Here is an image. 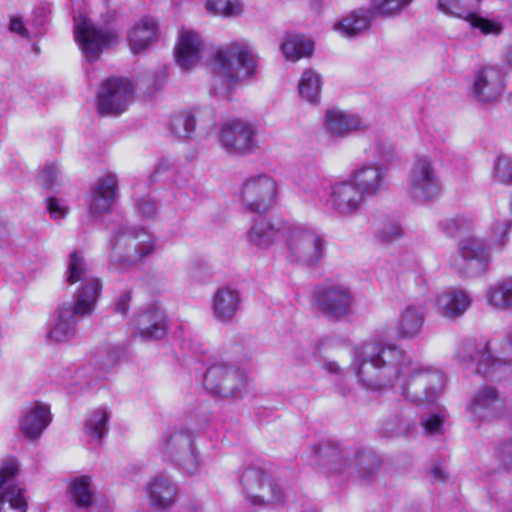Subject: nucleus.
<instances>
[{
  "instance_id": "nucleus-32",
  "label": "nucleus",
  "mask_w": 512,
  "mask_h": 512,
  "mask_svg": "<svg viewBox=\"0 0 512 512\" xmlns=\"http://www.w3.org/2000/svg\"><path fill=\"white\" fill-rule=\"evenodd\" d=\"M66 495L68 501L76 508L88 509L93 504L95 497L91 478L88 476L72 478L68 482Z\"/></svg>"
},
{
  "instance_id": "nucleus-52",
  "label": "nucleus",
  "mask_w": 512,
  "mask_h": 512,
  "mask_svg": "<svg viewBox=\"0 0 512 512\" xmlns=\"http://www.w3.org/2000/svg\"><path fill=\"white\" fill-rule=\"evenodd\" d=\"M138 210L142 216L150 218L156 214L157 207L153 200L145 198L138 202Z\"/></svg>"
},
{
  "instance_id": "nucleus-40",
  "label": "nucleus",
  "mask_w": 512,
  "mask_h": 512,
  "mask_svg": "<svg viewBox=\"0 0 512 512\" xmlns=\"http://www.w3.org/2000/svg\"><path fill=\"white\" fill-rule=\"evenodd\" d=\"M413 0H373L372 13L383 17H394L409 7Z\"/></svg>"
},
{
  "instance_id": "nucleus-19",
  "label": "nucleus",
  "mask_w": 512,
  "mask_h": 512,
  "mask_svg": "<svg viewBox=\"0 0 512 512\" xmlns=\"http://www.w3.org/2000/svg\"><path fill=\"white\" fill-rule=\"evenodd\" d=\"M387 168L378 162L364 163L350 175V179L364 196H374L386 187Z\"/></svg>"
},
{
  "instance_id": "nucleus-33",
  "label": "nucleus",
  "mask_w": 512,
  "mask_h": 512,
  "mask_svg": "<svg viewBox=\"0 0 512 512\" xmlns=\"http://www.w3.org/2000/svg\"><path fill=\"white\" fill-rule=\"evenodd\" d=\"M128 37L130 49L137 54L157 40V24L152 19H141L132 27Z\"/></svg>"
},
{
  "instance_id": "nucleus-24",
  "label": "nucleus",
  "mask_w": 512,
  "mask_h": 512,
  "mask_svg": "<svg viewBox=\"0 0 512 512\" xmlns=\"http://www.w3.org/2000/svg\"><path fill=\"white\" fill-rule=\"evenodd\" d=\"M472 298L461 288L449 287L436 294L435 308L443 317L455 319L462 316L471 306Z\"/></svg>"
},
{
  "instance_id": "nucleus-51",
  "label": "nucleus",
  "mask_w": 512,
  "mask_h": 512,
  "mask_svg": "<svg viewBox=\"0 0 512 512\" xmlns=\"http://www.w3.org/2000/svg\"><path fill=\"white\" fill-rule=\"evenodd\" d=\"M498 456L501 466L509 469L512 465V443H506L498 449Z\"/></svg>"
},
{
  "instance_id": "nucleus-26",
  "label": "nucleus",
  "mask_w": 512,
  "mask_h": 512,
  "mask_svg": "<svg viewBox=\"0 0 512 512\" xmlns=\"http://www.w3.org/2000/svg\"><path fill=\"white\" fill-rule=\"evenodd\" d=\"M203 51L204 44L197 32L182 31L175 49L177 65L185 70L193 68L202 58Z\"/></svg>"
},
{
  "instance_id": "nucleus-48",
  "label": "nucleus",
  "mask_w": 512,
  "mask_h": 512,
  "mask_svg": "<svg viewBox=\"0 0 512 512\" xmlns=\"http://www.w3.org/2000/svg\"><path fill=\"white\" fill-rule=\"evenodd\" d=\"M174 460L189 474H194L198 470L199 461L193 444Z\"/></svg>"
},
{
  "instance_id": "nucleus-2",
  "label": "nucleus",
  "mask_w": 512,
  "mask_h": 512,
  "mask_svg": "<svg viewBox=\"0 0 512 512\" xmlns=\"http://www.w3.org/2000/svg\"><path fill=\"white\" fill-rule=\"evenodd\" d=\"M66 282L70 285L80 282V286L75 293L73 307L62 305L55 311L54 324L47 333L50 343H65L76 336V317L93 312L102 288L99 279L91 275L83 256L77 251L69 255Z\"/></svg>"
},
{
  "instance_id": "nucleus-54",
  "label": "nucleus",
  "mask_w": 512,
  "mask_h": 512,
  "mask_svg": "<svg viewBox=\"0 0 512 512\" xmlns=\"http://www.w3.org/2000/svg\"><path fill=\"white\" fill-rule=\"evenodd\" d=\"M312 353L309 350L299 349L292 354L293 363L295 365L307 364L312 359Z\"/></svg>"
},
{
  "instance_id": "nucleus-14",
  "label": "nucleus",
  "mask_w": 512,
  "mask_h": 512,
  "mask_svg": "<svg viewBox=\"0 0 512 512\" xmlns=\"http://www.w3.org/2000/svg\"><path fill=\"white\" fill-rule=\"evenodd\" d=\"M133 98V86L125 78H110L101 85L98 92V111L102 115L123 113Z\"/></svg>"
},
{
  "instance_id": "nucleus-15",
  "label": "nucleus",
  "mask_w": 512,
  "mask_h": 512,
  "mask_svg": "<svg viewBox=\"0 0 512 512\" xmlns=\"http://www.w3.org/2000/svg\"><path fill=\"white\" fill-rule=\"evenodd\" d=\"M244 493L253 505L281 503L283 497L280 488L256 467L245 469L241 475Z\"/></svg>"
},
{
  "instance_id": "nucleus-43",
  "label": "nucleus",
  "mask_w": 512,
  "mask_h": 512,
  "mask_svg": "<svg viewBox=\"0 0 512 512\" xmlns=\"http://www.w3.org/2000/svg\"><path fill=\"white\" fill-rule=\"evenodd\" d=\"M206 9L209 13L221 16H238L242 13L239 0H207Z\"/></svg>"
},
{
  "instance_id": "nucleus-44",
  "label": "nucleus",
  "mask_w": 512,
  "mask_h": 512,
  "mask_svg": "<svg viewBox=\"0 0 512 512\" xmlns=\"http://www.w3.org/2000/svg\"><path fill=\"white\" fill-rule=\"evenodd\" d=\"M511 226V222L507 219L494 218L490 224V235L488 240L493 247L502 248L506 242V236Z\"/></svg>"
},
{
  "instance_id": "nucleus-16",
  "label": "nucleus",
  "mask_w": 512,
  "mask_h": 512,
  "mask_svg": "<svg viewBox=\"0 0 512 512\" xmlns=\"http://www.w3.org/2000/svg\"><path fill=\"white\" fill-rule=\"evenodd\" d=\"M19 472L15 459L0 464V512H26L27 500L23 490L14 483Z\"/></svg>"
},
{
  "instance_id": "nucleus-53",
  "label": "nucleus",
  "mask_w": 512,
  "mask_h": 512,
  "mask_svg": "<svg viewBox=\"0 0 512 512\" xmlns=\"http://www.w3.org/2000/svg\"><path fill=\"white\" fill-rule=\"evenodd\" d=\"M9 30L13 33L20 35L23 38L28 39L30 37L29 31L26 29L22 19L12 16L10 18Z\"/></svg>"
},
{
  "instance_id": "nucleus-7",
  "label": "nucleus",
  "mask_w": 512,
  "mask_h": 512,
  "mask_svg": "<svg viewBox=\"0 0 512 512\" xmlns=\"http://www.w3.org/2000/svg\"><path fill=\"white\" fill-rule=\"evenodd\" d=\"M110 260L115 269L133 265L154 249L151 236L135 226L120 227L110 240Z\"/></svg>"
},
{
  "instance_id": "nucleus-8",
  "label": "nucleus",
  "mask_w": 512,
  "mask_h": 512,
  "mask_svg": "<svg viewBox=\"0 0 512 512\" xmlns=\"http://www.w3.org/2000/svg\"><path fill=\"white\" fill-rule=\"evenodd\" d=\"M279 189L277 181L269 174L258 173L246 177L238 192L241 206L256 214H265L277 203Z\"/></svg>"
},
{
  "instance_id": "nucleus-37",
  "label": "nucleus",
  "mask_w": 512,
  "mask_h": 512,
  "mask_svg": "<svg viewBox=\"0 0 512 512\" xmlns=\"http://www.w3.org/2000/svg\"><path fill=\"white\" fill-rule=\"evenodd\" d=\"M322 84V77L318 72L306 69L299 79V95L303 100L316 104L320 101Z\"/></svg>"
},
{
  "instance_id": "nucleus-41",
  "label": "nucleus",
  "mask_w": 512,
  "mask_h": 512,
  "mask_svg": "<svg viewBox=\"0 0 512 512\" xmlns=\"http://www.w3.org/2000/svg\"><path fill=\"white\" fill-rule=\"evenodd\" d=\"M192 444V438L188 433L178 431L170 434L165 440L163 450L174 460Z\"/></svg>"
},
{
  "instance_id": "nucleus-21",
  "label": "nucleus",
  "mask_w": 512,
  "mask_h": 512,
  "mask_svg": "<svg viewBox=\"0 0 512 512\" xmlns=\"http://www.w3.org/2000/svg\"><path fill=\"white\" fill-rule=\"evenodd\" d=\"M288 222L284 220L269 221L262 219L253 223L246 233V241L250 248L265 250L272 246L280 237L284 238Z\"/></svg>"
},
{
  "instance_id": "nucleus-20",
  "label": "nucleus",
  "mask_w": 512,
  "mask_h": 512,
  "mask_svg": "<svg viewBox=\"0 0 512 512\" xmlns=\"http://www.w3.org/2000/svg\"><path fill=\"white\" fill-rule=\"evenodd\" d=\"M52 421L50 407L41 402L25 405L19 418V429L26 438L38 439Z\"/></svg>"
},
{
  "instance_id": "nucleus-60",
  "label": "nucleus",
  "mask_w": 512,
  "mask_h": 512,
  "mask_svg": "<svg viewBox=\"0 0 512 512\" xmlns=\"http://www.w3.org/2000/svg\"><path fill=\"white\" fill-rule=\"evenodd\" d=\"M508 62L512 65V44L510 45L507 53Z\"/></svg>"
},
{
  "instance_id": "nucleus-49",
  "label": "nucleus",
  "mask_w": 512,
  "mask_h": 512,
  "mask_svg": "<svg viewBox=\"0 0 512 512\" xmlns=\"http://www.w3.org/2000/svg\"><path fill=\"white\" fill-rule=\"evenodd\" d=\"M469 226L470 221L463 217L449 218L442 223L444 232L450 237L462 234L463 231L469 229Z\"/></svg>"
},
{
  "instance_id": "nucleus-27",
  "label": "nucleus",
  "mask_w": 512,
  "mask_h": 512,
  "mask_svg": "<svg viewBox=\"0 0 512 512\" xmlns=\"http://www.w3.org/2000/svg\"><path fill=\"white\" fill-rule=\"evenodd\" d=\"M117 185V178L113 174H109L98 181L87 199L89 213L92 217H98L110 211L116 198Z\"/></svg>"
},
{
  "instance_id": "nucleus-42",
  "label": "nucleus",
  "mask_w": 512,
  "mask_h": 512,
  "mask_svg": "<svg viewBox=\"0 0 512 512\" xmlns=\"http://www.w3.org/2000/svg\"><path fill=\"white\" fill-rule=\"evenodd\" d=\"M491 176L500 184H512V157L506 154L498 155L493 161Z\"/></svg>"
},
{
  "instance_id": "nucleus-34",
  "label": "nucleus",
  "mask_w": 512,
  "mask_h": 512,
  "mask_svg": "<svg viewBox=\"0 0 512 512\" xmlns=\"http://www.w3.org/2000/svg\"><path fill=\"white\" fill-rule=\"evenodd\" d=\"M373 16L372 10L353 12L334 23L333 30L343 37H356L369 28Z\"/></svg>"
},
{
  "instance_id": "nucleus-5",
  "label": "nucleus",
  "mask_w": 512,
  "mask_h": 512,
  "mask_svg": "<svg viewBox=\"0 0 512 512\" xmlns=\"http://www.w3.org/2000/svg\"><path fill=\"white\" fill-rule=\"evenodd\" d=\"M456 358L471 373L493 379L502 365L512 364V329L496 341L476 342L474 339L462 341Z\"/></svg>"
},
{
  "instance_id": "nucleus-22",
  "label": "nucleus",
  "mask_w": 512,
  "mask_h": 512,
  "mask_svg": "<svg viewBox=\"0 0 512 512\" xmlns=\"http://www.w3.org/2000/svg\"><path fill=\"white\" fill-rule=\"evenodd\" d=\"M505 88V79L501 70L486 66L475 74L473 91L477 100L490 103L499 98Z\"/></svg>"
},
{
  "instance_id": "nucleus-13",
  "label": "nucleus",
  "mask_w": 512,
  "mask_h": 512,
  "mask_svg": "<svg viewBox=\"0 0 512 512\" xmlns=\"http://www.w3.org/2000/svg\"><path fill=\"white\" fill-rule=\"evenodd\" d=\"M315 297L317 309L329 320L346 319L354 313V298L341 284H326L317 290Z\"/></svg>"
},
{
  "instance_id": "nucleus-4",
  "label": "nucleus",
  "mask_w": 512,
  "mask_h": 512,
  "mask_svg": "<svg viewBox=\"0 0 512 512\" xmlns=\"http://www.w3.org/2000/svg\"><path fill=\"white\" fill-rule=\"evenodd\" d=\"M293 182L306 200L326 201V184L316 173L306 169L296 175ZM364 197L352 180L348 179L330 185L327 203L335 213L346 217L355 215L361 210Z\"/></svg>"
},
{
  "instance_id": "nucleus-18",
  "label": "nucleus",
  "mask_w": 512,
  "mask_h": 512,
  "mask_svg": "<svg viewBox=\"0 0 512 512\" xmlns=\"http://www.w3.org/2000/svg\"><path fill=\"white\" fill-rule=\"evenodd\" d=\"M467 411L474 422L493 421L504 414L505 405L494 388L484 387L474 394Z\"/></svg>"
},
{
  "instance_id": "nucleus-30",
  "label": "nucleus",
  "mask_w": 512,
  "mask_h": 512,
  "mask_svg": "<svg viewBox=\"0 0 512 512\" xmlns=\"http://www.w3.org/2000/svg\"><path fill=\"white\" fill-rule=\"evenodd\" d=\"M484 299L486 305L494 311H512V276L490 284L484 293Z\"/></svg>"
},
{
  "instance_id": "nucleus-11",
  "label": "nucleus",
  "mask_w": 512,
  "mask_h": 512,
  "mask_svg": "<svg viewBox=\"0 0 512 512\" xmlns=\"http://www.w3.org/2000/svg\"><path fill=\"white\" fill-rule=\"evenodd\" d=\"M76 42L89 62L99 59L102 51L116 43L117 33L109 28L96 26L87 16H74Z\"/></svg>"
},
{
  "instance_id": "nucleus-46",
  "label": "nucleus",
  "mask_w": 512,
  "mask_h": 512,
  "mask_svg": "<svg viewBox=\"0 0 512 512\" xmlns=\"http://www.w3.org/2000/svg\"><path fill=\"white\" fill-rule=\"evenodd\" d=\"M445 414L441 410L430 412L421 418V425L427 435H438L443 433V422Z\"/></svg>"
},
{
  "instance_id": "nucleus-58",
  "label": "nucleus",
  "mask_w": 512,
  "mask_h": 512,
  "mask_svg": "<svg viewBox=\"0 0 512 512\" xmlns=\"http://www.w3.org/2000/svg\"><path fill=\"white\" fill-rule=\"evenodd\" d=\"M326 369L327 371H329L330 373H339L340 372V367L338 366V364L334 363V362H328L326 364Z\"/></svg>"
},
{
  "instance_id": "nucleus-28",
  "label": "nucleus",
  "mask_w": 512,
  "mask_h": 512,
  "mask_svg": "<svg viewBox=\"0 0 512 512\" xmlns=\"http://www.w3.org/2000/svg\"><path fill=\"white\" fill-rule=\"evenodd\" d=\"M324 126L330 134L337 137H346L353 132L365 129L367 125L355 113L331 108L325 113Z\"/></svg>"
},
{
  "instance_id": "nucleus-36",
  "label": "nucleus",
  "mask_w": 512,
  "mask_h": 512,
  "mask_svg": "<svg viewBox=\"0 0 512 512\" xmlns=\"http://www.w3.org/2000/svg\"><path fill=\"white\" fill-rule=\"evenodd\" d=\"M313 49V42L301 34H287L281 44L284 57L293 62L309 57Z\"/></svg>"
},
{
  "instance_id": "nucleus-9",
  "label": "nucleus",
  "mask_w": 512,
  "mask_h": 512,
  "mask_svg": "<svg viewBox=\"0 0 512 512\" xmlns=\"http://www.w3.org/2000/svg\"><path fill=\"white\" fill-rule=\"evenodd\" d=\"M490 261V245L484 239L468 236L460 241L450 267L462 278H474L486 273Z\"/></svg>"
},
{
  "instance_id": "nucleus-47",
  "label": "nucleus",
  "mask_w": 512,
  "mask_h": 512,
  "mask_svg": "<svg viewBox=\"0 0 512 512\" xmlns=\"http://www.w3.org/2000/svg\"><path fill=\"white\" fill-rule=\"evenodd\" d=\"M369 152L372 156L377 158L379 161L389 163L394 159L395 150L391 142L386 140H377L369 148Z\"/></svg>"
},
{
  "instance_id": "nucleus-59",
  "label": "nucleus",
  "mask_w": 512,
  "mask_h": 512,
  "mask_svg": "<svg viewBox=\"0 0 512 512\" xmlns=\"http://www.w3.org/2000/svg\"><path fill=\"white\" fill-rule=\"evenodd\" d=\"M117 362V358L114 355H108L106 363L103 365V369H109Z\"/></svg>"
},
{
  "instance_id": "nucleus-12",
  "label": "nucleus",
  "mask_w": 512,
  "mask_h": 512,
  "mask_svg": "<svg viewBox=\"0 0 512 512\" xmlns=\"http://www.w3.org/2000/svg\"><path fill=\"white\" fill-rule=\"evenodd\" d=\"M408 192L415 201H431L441 195V181L428 157L418 158L407 178Z\"/></svg>"
},
{
  "instance_id": "nucleus-38",
  "label": "nucleus",
  "mask_w": 512,
  "mask_h": 512,
  "mask_svg": "<svg viewBox=\"0 0 512 512\" xmlns=\"http://www.w3.org/2000/svg\"><path fill=\"white\" fill-rule=\"evenodd\" d=\"M196 127V119L191 111L175 114L169 124V130L177 138H189Z\"/></svg>"
},
{
  "instance_id": "nucleus-6",
  "label": "nucleus",
  "mask_w": 512,
  "mask_h": 512,
  "mask_svg": "<svg viewBox=\"0 0 512 512\" xmlns=\"http://www.w3.org/2000/svg\"><path fill=\"white\" fill-rule=\"evenodd\" d=\"M285 259L302 266H313L324 256L325 240L314 229L288 222L284 235Z\"/></svg>"
},
{
  "instance_id": "nucleus-10",
  "label": "nucleus",
  "mask_w": 512,
  "mask_h": 512,
  "mask_svg": "<svg viewBox=\"0 0 512 512\" xmlns=\"http://www.w3.org/2000/svg\"><path fill=\"white\" fill-rule=\"evenodd\" d=\"M250 383L249 376L224 362L211 364L204 375V386L223 398L242 397Z\"/></svg>"
},
{
  "instance_id": "nucleus-29",
  "label": "nucleus",
  "mask_w": 512,
  "mask_h": 512,
  "mask_svg": "<svg viewBox=\"0 0 512 512\" xmlns=\"http://www.w3.org/2000/svg\"><path fill=\"white\" fill-rule=\"evenodd\" d=\"M136 324L143 340L161 339L168 329L164 313L156 307L140 313L136 318Z\"/></svg>"
},
{
  "instance_id": "nucleus-55",
  "label": "nucleus",
  "mask_w": 512,
  "mask_h": 512,
  "mask_svg": "<svg viewBox=\"0 0 512 512\" xmlns=\"http://www.w3.org/2000/svg\"><path fill=\"white\" fill-rule=\"evenodd\" d=\"M402 233V229L398 224H391L389 228H383L381 231V236L383 239L387 241H391L397 237H399Z\"/></svg>"
},
{
  "instance_id": "nucleus-25",
  "label": "nucleus",
  "mask_w": 512,
  "mask_h": 512,
  "mask_svg": "<svg viewBox=\"0 0 512 512\" xmlns=\"http://www.w3.org/2000/svg\"><path fill=\"white\" fill-rule=\"evenodd\" d=\"M242 297L240 292L230 286L216 290L212 298V315L220 323L228 324L233 321L240 309Z\"/></svg>"
},
{
  "instance_id": "nucleus-50",
  "label": "nucleus",
  "mask_w": 512,
  "mask_h": 512,
  "mask_svg": "<svg viewBox=\"0 0 512 512\" xmlns=\"http://www.w3.org/2000/svg\"><path fill=\"white\" fill-rule=\"evenodd\" d=\"M47 210L54 220L64 218L68 213V206L63 200L56 197H49L47 199Z\"/></svg>"
},
{
  "instance_id": "nucleus-1",
  "label": "nucleus",
  "mask_w": 512,
  "mask_h": 512,
  "mask_svg": "<svg viewBox=\"0 0 512 512\" xmlns=\"http://www.w3.org/2000/svg\"><path fill=\"white\" fill-rule=\"evenodd\" d=\"M352 365L367 390L382 392L393 388L417 404L434 403L445 385L442 371L406 358L395 346L365 343Z\"/></svg>"
},
{
  "instance_id": "nucleus-23",
  "label": "nucleus",
  "mask_w": 512,
  "mask_h": 512,
  "mask_svg": "<svg viewBox=\"0 0 512 512\" xmlns=\"http://www.w3.org/2000/svg\"><path fill=\"white\" fill-rule=\"evenodd\" d=\"M424 323V307L418 303H408L399 311L394 330L399 339L413 340L421 335Z\"/></svg>"
},
{
  "instance_id": "nucleus-39",
  "label": "nucleus",
  "mask_w": 512,
  "mask_h": 512,
  "mask_svg": "<svg viewBox=\"0 0 512 512\" xmlns=\"http://www.w3.org/2000/svg\"><path fill=\"white\" fill-rule=\"evenodd\" d=\"M460 19L469 23L473 29H478L484 35H499L503 30L501 22L482 17L468 9L467 17Z\"/></svg>"
},
{
  "instance_id": "nucleus-31",
  "label": "nucleus",
  "mask_w": 512,
  "mask_h": 512,
  "mask_svg": "<svg viewBox=\"0 0 512 512\" xmlns=\"http://www.w3.org/2000/svg\"><path fill=\"white\" fill-rule=\"evenodd\" d=\"M148 498L151 506L166 509L176 500L177 487L169 479L159 476L147 484Z\"/></svg>"
},
{
  "instance_id": "nucleus-3",
  "label": "nucleus",
  "mask_w": 512,
  "mask_h": 512,
  "mask_svg": "<svg viewBox=\"0 0 512 512\" xmlns=\"http://www.w3.org/2000/svg\"><path fill=\"white\" fill-rule=\"evenodd\" d=\"M257 59L244 41L231 42L217 50L212 61L215 94L229 95L238 82L256 72Z\"/></svg>"
},
{
  "instance_id": "nucleus-45",
  "label": "nucleus",
  "mask_w": 512,
  "mask_h": 512,
  "mask_svg": "<svg viewBox=\"0 0 512 512\" xmlns=\"http://www.w3.org/2000/svg\"><path fill=\"white\" fill-rule=\"evenodd\" d=\"M61 170L56 162H48L38 175V183L43 189H52L59 184Z\"/></svg>"
},
{
  "instance_id": "nucleus-35",
  "label": "nucleus",
  "mask_w": 512,
  "mask_h": 512,
  "mask_svg": "<svg viewBox=\"0 0 512 512\" xmlns=\"http://www.w3.org/2000/svg\"><path fill=\"white\" fill-rule=\"evenodd\" d=\"M110 417L111 410L106 406H100L88 412L84 433L90 442L98 443L106 435Z\"/></svg>"
},
{
  "instance_id": "nucleus-17",
  "label": "nucleus",
  "mask_w": 512,
  "mask_h": 512,
  "mask_svg": "<svg viewBox=\"0 0 512 512\" xmlns=\"http://www.w3.org/2000/svg\"><path fill=\"white\" fill-rule=\"evenodd\" d=\"M255 135L256 130L253 125L232 119L222 124L220 143L230 155H245L255 148Z\"/></svg>"
},
{
  "instance_id": "nucleus-57",
  "label": "nucleus",
  "mask_w": 512,
  "mask_h": 512,
  "mask_svg": "<svg viewBox=\"0 0 512 512\" xmlns=\"http://www.w3.org/2000/svg\"><path fill=\"white\" fill-rule=\"evenodd\" d=\"M129 302L130 295L128 293L122 295L116 304V310L122 315H125L129 309Z\"/></svg>"
},
{
  "instance_id": "nucleus-56",
  "label": "nucleus",
  "mask_w": 512,
  "mask_h": 512,
  "mask_svg": "<svg viewBox=\"0 0 512 512\" xmlns=\"http://www.w3.org/2000/svg\"><path fill=\"white\" fill-rule=\"evenodd\" d=\"M431 476L434 480L445 481L448 477L446 467L441 463L435 464L431 470Z\"/></svg>"
}]
</instances>
